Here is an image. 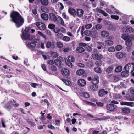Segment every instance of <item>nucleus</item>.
Here are the masks:
<instances>
[{
    "label": "nucleus",
    "mask_w": 134,
    "mask_h": 134,
    "mask_svg": "<svg viewBox=\"0 0 134 134\" xmlns=\"http://www.w3.org/2000/svg\"><path fill=\"white\" fill-rule=\"evenodd\" d=\"M11 19L10 21L15 23L17 27L21 26L24 23L23 19L20 15L17 12H12L10 15Z\"/></svg>",
    "instance_id": "1"
},
{
    "label": "nucleus",
    "mask_w": 134,
    "mask_h": 134,
    "mask_svg": "<svg viewBox=\"0 0 134 134\" xmlns=\"http://www.w3.org/2000/svg\"><path fill=\"white\" fill-rule=\"evenodd\" d=\"M30 29V27L26 28L24 30V32H22V35L21 37L22 38L25 40H31L34 38V36L30 35L28 33L29 30Z\"/></svg>",
    "instance_id": "2"
},
{
    "label": "nucleus",
    "mask_w": 134,
    "mask_h": 134,
    "mask_svg": "<svg viewBox=\"0 0 134 134\" xmlns=\"http://www.w3.org/2000/svg\"><path fill=\"white\" fill-rule=\"evenodd\" d=\"M124 69L126 72H129V71L130 70V71L131 73H132L134 70V66L130 64H128L126 65L125 66Z\"/></svg>",
    "instance_id": "3"
},
{
    "label": "nucleus",
    "mask_w": 134,
    "mask_h": 134,
    "mask_svg": "<svg viewBox=\"0 0 134 134\" xmlns=\"http://www.w3.org/2000/svg\"><path fill=\"white\" fill-rule=\"evenodd\" d=\"M92 56L93 59L95 60H100L103 58L102 55L99 53L93 54Z\"/></svg>",
    "instance_id": "4"
},
{
    "label": "nucleus",
    "mask_w": 134,
    "mask_h": 134,
    "mask_svg": "<svg viewBox=\"0 0 134 134\" xmlns=\"http://www.w3.org/2000/svg\"><path fill=\"white\" fill-rule=\"evenodd\" d=\"M123 31L127 32L133 33L134 31V30L131 26H125L122 28Z\"/></svg>",
    "instance_id": "5"
},
{
    "label": "nucleus",
    "mask_w": 134,
    "mask_h": 134,
    "mask_svg": "<svg viewBox=\"0 0 134 134\" xmlns=\"http://www.w3.org/2000/svg\"><path fill=\"white\" fill-rule=\"evenodd\" d=\"M37 26L40 30H43L46 28L45 25L42 22H37L35 23Z\"/></svg>",
    "instance_id": "6"
},
{
    "label": "nucleus",
    "mask_w": 134,
    "mask_h": 134,
    "mask_svg": "<svg viewBox=\"0 0 134 134\" xmlns=\"http://www.w3.org/2000/svg\"><path fill=\"white\" fill-rule=\"evenodd\" d=\"M106 107L107 110L112 111L116 109L117 106L114 104H109L106 105Z\"/></svg>",
    "instance_id": "7"
},
{
    "label": "nucleus",
    "mask_w": 134,
    "mask_h": 134,
    "mask_svg": "<svg viewBox=\"0 0 134 134\" xmlns=\"http://www.w3.org/2000/svg\"><path fill=\"white\" fill-rule=\"evenodd\" d=\"M63 60V58L61 57H59L57 58L54 61L55 65L58 66L60 67L61 66L62 61Z\"/></svg>",
    "instance_id": "8"
},
{
    "label": "nucleus",
    "mask_w": 134,
    "mask_h": 134,
    "mask_svg": "<svg viewBox=\"0 0 134 134\" xmlns=\"http://www.w3.org/2000/svg\"><path fill=\"white\" fill-rule=\"evenodd\" d=\"M26 44L27 46V47L33 51L35 50V48L36 46L35 43H34L30 42L28 43L27 44Z\"/></svg>",
    "instance_id": "9"
},
{
    "label": "nucleus",
    "mask_w": 134,
    "mask_h": 134,
    "mask_svg": "<svg viewBox=\"0 0 134 134\" xmlns=\"http://www.w3.org/2000/svg\"><path fill=\"white\" fill-rule=\"evenodd\" d=\"M113 38L112 36H109L108 37V40L105 41V45L107 46H111L113 45V41L111 40Z\"/></svg>",
    "instance_id": "10"
},
{
    "label": "nucleus",
    "mask_w": 134,
    "mask_h": 134,
    "mask_svg": "<svg viewBox=\"0 0 134 134\" xmlns=\"http://www.w3.org/2000/svg\"><path fill=\"white\" fill-rule=\"evenodd\" d=\"M84 11L82 9H78L76 10V14L79 17L81 18L82 17Z\"/></svg>",
    "instance_id": "11"
},
{
    "label": "nucleus",
    "mask_w": 134,
    "mask_h": 134,
    "mask_svg": "<svg viewBox=\"0 0 134 134\" xmlns=\"http://www.w3.org/2000/svg\"><path fill=\"white\" fill-rule=\"evenodd\" d=\"M99 82L98 76L97 75L93 76L91 81V83L93 84L96 85Z\"/></svg>",
    "instance_id": "12"
},
{
    "label": "nucleus",
    "mask_w": 134,
    "mask_h": 134,
    "mask_svg": "<svg viewBox=\"0 0 134 134\" xmlns=\"http://www.w3.org/2000/svg\"><path fill=\"white\" fill-rule=\"evenodd\" d=\"M61 72L63 76H68L69 75V70L67 69L64 68L61 70Z\"/></svg>",
    "instance_id": "13"
},
{
    "label": "nucleus",
    "mask_w": 134,
    "mask_h": 134,
    "mask_svg": "<svg viewBox=\"0 0 134 134\" xmlns=\"http://www.w3.org/2000/svg\"><path fill=\"white\" fill-rule=\"evenodd\" d=\"M96 10L97 12L102 14L104 16L106 17L108 15L105 11L98 8H96Z\"/></svg>",
    "instance_id": "14"
},
{
    "label": "nucleus",
    "mask_w": 134,
    "mask_h": 134,
    "mask_svg": "<svg viewBox=\"0 0 134 134\" xmlns=\"http://www.w3.org/2000/svg\"><path fill=\"white\" fill-rule=\"evenodd\" d=\"M108 91L104 89H101L99 91V95L100 97H103L105 94H106L108 93Z\"/></svg>",
    "instance_id": "15"
},
{
    "label": "nucleus",
    "mask_w": 134,
    "mask_h": 134,
    "mask_svg": "<svg viewBox=\"0 0 134 134\" xmlns=\"http://www.w3.org/2000/svg\"><path fill=\"white\" fill-rule=\"evenodd\" d=\"M86 84V82L85 80L83 79H81L78 80V84L80 86L83 87Z\"/></svg>",
    "instance_id": "16"
},
{
    "label": "nucleus",
    "mask_w": 134,
    "mask_h": 134,
    "mask_svg": "<svg viewBox=\"0 0 134 134\" xmlns=\"http://www.w3.org/2000/svg\"><path fill=\"white\" fill-rule=\"evenodd\" d=\"M109 33L107 31H103L100 32V35L103 37L105 38L109 35Z\"/></svg>",
    "instance_id": "17"
},
{
    "label": "nucleus",
    "mask_w": 134,
    "mask_h": 134,
    "mask_svg": "<svg viewBox=\"0 0 134 134\" xmlns=\"http://www.w3.org/2000/svg\"><path fill=\"white\" fill-rule=\"evenodd\" d=\"M92 28L91 30V36L93 38H96L97 37L98 33L97 31L96 30H93Z\"/></svg>",
    "instance_id": "18"
},
{
    "label": "nucleus",
    "mask_w": 134,
    "mask_h": 134,
    "mask_svg": "<svg viewBox=\"0 0 134 134\" xmlns=\"http://www.w3.org/2000/svg\"><path fill=\"white\" fill-rule=\"evenodd\" d=\"M12 102L11 101L7 103L5 106V107L8 111H9L12 108Z\"/></svg>",
    "instance_id": "19"
},
{
    "label": "nucleus",
    "mask_w": 134,
    "mask_h": 134,
    "mask_svg": "<svg viewBox=\"0 0 134 134\" xmlns=\"http://www.w3.org/2000/svg\"><path fill=\"white\" fill-rule=\"evenodd\" d=\"M129 39L126 41L125 44L129 47H130L132 44L131 41L132 40V37H129Z\"/></svg>",
    "instance_id": "20"
},
{
    "label": "nucleus",
    "mask_w": 134,
    "mask_h": 134,
    "mask_svg": "<svg viewBox=\"0 0 134 134\" xmlns=\"http://www.w3.org/2000/svg\"><path fill=\"white\" fill-rule=\"evenodd\" d=\"M79 94L81 96H83L86 98H88L90 97V94L87 92H79Z\"/></svg>",
    "instance_id": "21"
},
{
    "label": "nucleus",
    "mask_w": 134,
    "mask_h": 134,
    "mask_svg": "<svg viewBox=\"0 0 134 134\" xmlns=\"http://www.w3.org/2000/svg\"><path fill=\"white\" fill-rule=\"evenodd\" d=\"M49 19L52 21L55 22L57 21V17L53 13H51L49 14Z\"/></svg>",
    "instance_id": "22"
},
{
    "label": "nucleus",
    "mask_w": 134,
    "mask_h": 134,
    "mask_svg": "<svg viewBox=\"0 0 134 134\" xmlns=\"http://www.w3.org/2000/svg\"><path fill=\"white\" fill-rule=\"evenodd\" d=\"M125 54L121 52H119L116 53V57L119 59L122 58L124 56L125 57Z\"/></svg>",
    "instance_id": "23"
},
{
    "label": "nucleus",
    "mask_w": 134,
    "mask_h": 134,
    "mask_svg": "<svg viewBox=\"0 0 134 134\" xmlns=\"http://www.w3.org/2000/svg\"><path fill=\"white\" fill-rule=\"evenodd\" d=\"M122 111L125 113L128 114L130 113V108L127 107H125L124 108H121Z\"/></svg>",
    "instance_id": "24"
},
{
    "label": "nucleus",
    "mask_w": 134,
    "mask_h": 134,
    "mask_svg": "<svg viewBox=\"0 0 134 134\" xmlns=\"http://www.w3.org/2000/svg\"><path fill=\"white\" fill-rule=\"evenodd\" d=\"M52 48L54 47V42H52V43L50 42H48L46 45V47L47 48H49L50 47Z\"/></svg>",
    "instance_id": "25"
},
{
    "label": "nucleus",
    "mask_w": 134,
    "mask_h": 134,
    "mask_svg": "<svg viewBox=\"0 0 134 134\" xmlns=\"http://www.w3.org/2000/svg\"><path fill=\"white\" fill-rule=\"evenodd\" d=\"M57 19V22L60 23V24L62 25L63 26H64V22L62 19L61 17L58 16Z\"/></svg>",
    "instance_id": "26"
},
{
    "label": "nucleus",
    "mask_w": 134,
    "mask_h": 134,
    "mask_svg": "<svg viewBox=\"0 0 134 134\" xmlns=\"http://www.w3.org/2000/svg\"><path fill=\"white\" fill-rule=\"evenodd\" d=\"M76 51L77 53H81L84 51L85 49L83 47H79L77 48Z\"/></svg>",
    "instance_id": "27"
},
{
    "label": "nucleus",
    "mask_w": 134,
    "mask_h": 134,
    "mask_svg": "<svg viewBox=\"0 0 134 134\" xmlns=\"http://www.w3.org/2000/svg\"><path fill=\"white\" fill-rule=\"evenodd\" d=\"M68 11L69 13L72 15H74L76 14V10L72 8H71L69 9Z\"/></svg>",
    "instance_id": "28"
},
{
    "label": "nucleus",
    "mask_w": 134,
    "mask_h": 134,
    "mask_svg": "<svg viewBox=\"0 0 134 134\" xmlns=\"http://www.w3.org/2000/svg\"><path fill=\"white\" fill-rule=\"evenodd\" d=\"M41 17L42 19L45 20H47L48 19V15L46 13H43L41 15Z\"/></svg>",
    "instance_id": "29"
},
{
    "label": "nucleus",
    "mask_w": 134,
    "mask_h": 134,
    "mask_svg": "<svg viewBox=\"0 0 134 134\" xmlns=\"http://www.w3.org/2000/svg\"><path fill=\"white\" fill-rule=\"evenodd\" d=\"M90 88L92 91H96L98 90V87L97 85H94L91 86L90 87Z\"/></svg>",
    "instance_id": "30"
},
{
    "label": "nucleus",
    "mask_w": 134,
    "mask_h": 134,
    "mask_svg": "<svg viewBox=\"0 0 134 134\" xmlns=\"http://www.w3.org/2000/svg\"><path fill=\"white\" fill-rule=\"evenodd\" d=\"M113 70V67L112 66H110L108 67L106 69V72L108 73L111 72Z\"/></svg>",
    "instance_id": "31"
},
{
    "label": "nucleus",
    "mask_w": 134,
    "mask_h": 134,
    "mask_svg": "<svg viewBox=\"0 0 134 134\" xmlns=\"http://www.w3.org/2000/svg\"><path fill=\"white\" fill-rule=\"evenodd\" d=\"M84 72V70L82 69L78 70L76 72V74L79 75H81L83 74Z\"/></svg>",
    "instance_id": "32"
},
{
    "label": "nucleus",
    "mask_w": 134,
    "mask_h": 134,
    "mask_svg": "<svg viewBox=\"0 0 134 134\" xmlns=\"http://www.w3.org/2000/svg\"><path fill=\"white\" fill-rule=\"evenodd\" d=\"M42 11L44 12H47L49 11L47 7L44 6H42L41 7Z\"/></svg>",
    "instance_id": "33"
},
{
    "label": "nucleus",
    "mask_w": 134,
    "mask_h": 134,
    "mask_svg": "<svg viewBox=\"0 0 134 134\" xmlns=\"http://www.w3.org/2000/svg\"><path fill=\"white\" fill-rule=\"evenodd\" d=\"M65 60L67 65L70 67H72V64L66 58H65Z\"/></svg>",
    "instance_id": "34"
},
{
    "label": "nucleus",
    "mask_w": 134,
    "mask_h": 134,
    "mask_svg": "<svg viewBox=\"0 0 134 134\" xmlns=\"http://www.w3.org/2000/svg\"><path fill=\"white\" fill-rule=\"evenodd\" d=\"M122 67L121 66H118L116 67L115 69V71L117 72H120L122 70Z\"/></svg>",
    "instance_id": "35"
},
{
    "label": "nucleus",
    "mask_w": 134,
    "mask_h": 134,
    "mask_svg": "<svg viewBox=\"0 0 134 134\" xmlns=\"http://www.w3.org/2000/svg\"><path fill=\"white\" fill-rule=\"evenodd\" d=\"M41 3L43 5L46 6L48 3V0H41Z\"/></svg>",
    "instance_id": "36"
},
{
    "label": "nucleus",
    "mask_w": 134,
    "mask_h": 134,
    "mask_svg": "<svg viewBox=\"0 0 134 134\" xmlns=\"http://www.w3.org/2000/svg\"><path fill=\"white\" fill-rule=\"evenodd\" d=\"M126 98L129 101H134V96H129L126 97Z\"/></svg>",
    "instance_id": "37"
},
{
    "label": "nucleus",
    "mask_w": 134,
    "mask_h": 134,
    "mask_svg": "<svg viewBox=\"0 0 134 134\" xmlns=\"http://www.w3.org/2000/svg\"><path fill=\"white\" fill-rule=\"evenodd\" d=\"M129 37H131L130 36H128L124 34H123L121 36L122 38L125 40V41L129 39Z\"/></svg>",
    "instance_id": "38"
},
{
    "label": "nucleus",
    "mask_w": 134,
    "mask_h": 134,
    "mask_svg": "<svg viewBox=\"0 0 134 134\" xmlns=\"http://www.w3.org/2000/svg\"><path fill=\"white\" fill-rule=\"evenodd\" d=\"M129 72L126 71H122L121 73L122 76L124 77H127L128 76V73Z\"/></svg>",
    "instance_id": "39"
},
{
    "label": "nucleus",
    "mask_w": 134,
    "mask_h": 134,
    "mask_svg": "<svg viewBox=\"0 0 134 134\" xmlns=\"http://www.w3.org/2000/svg\"><path fill=\"white\" fill-rule=\"evenodd\" d=\"M108 51L109 52H113L115 51V48L113 47H110L108 48Z\"/></svg>",
    "instance_id": "40"
},
{
    "label": "nucleus",
    "mask_w": 134,
    "mask_h": 134,
    "mask_svg": "<svg viewBox=\"0 0 134 134\" xmlns=\"http://www.w3.org/2000/svg\"><path fill=\"white\" fill-rule=\"evenodd\" d=\"M94 70L97 73H100L101 72V71L100 70V68L99 66L95 67L94 68Z\"/></svg>",
    "instance_id": "41"
},
{
    "label": "nucleus",
    "mask_w": 134,
    "mask_h": 134,
    "mask_svg": "<svg viewBox=\"0 0 134 134\" xmlns=\"http://www.w3.org/2000/svg\"><path fill=\"white\" fill-rule=\"evenodd\" d=\"M122 46L120 45H117L115 47V49L116 51H120L122 49Z\"/></svg>",
    "instance_id": "42"
},
{
    "label": "nucleus",
    "mask_w": 134,
    "mask_h": 134,
    "mask_svg": "<svg viewBox=\"0 0 134 134\" xmlns=\"http://www.w3.org/2000/svg\"><path fill=\"white\" fill-rule=\"evenodd\" d=\"M62 40L64 41L67 42L70 40V38L69 37L65 36L63 37Z\"/></svg>",
    "instance_id": "43"
},
{
    "label": "nucleus",
    "mask_w": 134,
    "mask_h": 134,
    "mask_svg": "<svg viewBox=\"0 0 134 134\" xmlns=\"http://www.w3.org/2000/svg\"><path fill=\"white\" fill-rule=\"evenodd\" d=\"M92 26V25L91 24H88L86 25L85 26V27L87 29H89Z\"/></svg>",
    "instance_id": "44"
},
{
    "label": "nucleus",
    "mask_w": 134,
    "mask_h": 134,
    "mask_svg": "<svg viewBox=\"0 0 134 134\" xmlns=\"http://www.w3.org/2000/svg\"><path fill=\"white\" fill-rule=\"evenodd\" d=\"M84 34L87 36H90L91 34V30L89 31V30H86L84 32Z\"/></svg>",
    "instance_id": "45"
},
{
    "label": "nucleus",
    "mask_w": 134,
    "mask_h": 134,
    "mask_svg": "<svg viewBox=\"0 0 134 134\" xmlns=\"http://www.w3.org/2000/svg\"><path fill=\"white\" fill-rule=\"evenodd\" d=\"M99 2L101 5L104 7L107 6V4L104 1L100 0L99 1Z\"/></svg>",
    "instance_id": "46"
},
{
    "label": "nucleus",
    "mask_w": 134,
    "mask_h": 134,
    "mask_svg": "<svg viewBox=\"0 0 134 134\" xmlns=\"http://www.w3.org/2000/svg\"><path fill=\"white\" fill-rule=\"evenodd\" d=\"M62 80L64 82V83L67 85H70L71 84V83L70 81L66 80L63 79H62Z\"/></svg>",
    "instance_id": "47"
},
{
    "label": "nucleus",
    "mask_w": 134,
    "mask_h": 134,
    "mask_svg": "<svg viewBox=\"0 0 134 134\" xmlns=\"http://www.w3.org/2000/svg\"><path fill=\"white\" fill-rule=\"evenodd\" d=\"M51 55L53 57L56 58L58 56V54L56 52H53L52 53Z\"/></svg>",
    "instance_id": "48"
},
{
    "label": "nucleus",
    "mask_w": 134,
    "mask_h": 134,
    "mask_svg": "<svg viewBox=\"0 0 134 134\" xmlns=\"http://www.w3.org/2000/svg\"><path fill=\"white\" fill-rule=\"evenodd\" d=\"M109 26L108 27V29L109 30H111L114 28V26L113 25L110 23H109Z\"/></svg>",
    "instance_id": "49"
},
{
    "label": "nucleus",
    "mask_w": 134,
    "mask_h": 134,
    "mask_svg": "<svg viewBox=\"0 0 134 134\" xmlns=\"http://www.w3.org/2000/svg\"><path fill=\"white\" fill-rule=\"evenodd\" d=\"M110 17L111 18L116 20H118L119 18L118 16L116 15H111Z\"/></svg>",
    "instance_id": "50"
},
{
    "label": "nucleus",
    "mask_w": 134,
    "mask_h": 134,
    "mask_svg": "<svg viewBox=\"0 0 134 134\" xmlns=\"http://www.w3.org/2000/svg\"><path fill=\"white\" fill-rule=\"evenodd\" d=\"M68 60L72 62H74V57L72 56H69L68 57Z\"/></svg>",
    "instance_id": "51"
},
{
    "label": "nucleus",
    "mask_w": 134,
    "mask_h": 134,
    "mask_svg": "<svg viewBox=\"0 0 134 134\" xmlns=\"http://www.w3.org/2000/svg\"><path fill=\"white\" fill-rule=\"evenodd\" d=\"M48 27L49 28L51 29H52L55 27V25L53 24H49L48 25Z\"/></svg>",
    "instance_id": "52"
},
{
    "label": "nucleus",
    "mask_w": 134,
    "mask_h": 134,
    "mask_svg": "<svg viewBox=\"0 0 134 134\" xmlns=\"http://www.w3.org/2000/svg\"><path fill=\"white\" fill-rule=\"evenodd\" d=\"M57 45L59 48H61L63 47V44L60 42H57Z\"/></svg>",
    "instance_id": "53"
},
{
    "label": "nucleus",
    "mask_w": 134,
    "mask_h": 134,
    "mask_svg": "<svg viewBox=\"0 0 134 134\" xmlns=\"http://www.w3.org/2000/svg\"><path fill=\"white\" fill-rule=\"evenodd\" d=\"M128 102H120V104L121 105H126L128 106Z\"/></svg>",
    "instance_id": "54"
},
{
    "label": "nucleus",
    "mask_w": 134,
    "mask_h": 134,
    "mask_svg": "<svg viewBox=\"0 0 134 134\" xmlns=\"http://www.w3.org/2000/svg\"><path fill=\"white\" fill-rule=\"evenodd\" d=\"M95 27L97 30L100 29L102 28V26L99 24H97L95 25Z\"/></svg>",
    "instance_id": "55"
},
{
    "label": "nucleus",
    "mask_w": 134,
    "mask_h": 134,
    "mask_svg": "<svg viewBox=\"0 0 134 134\" xmlns=\"http://www.w3.org/2000/svg\"><path fill=\"white\" fill-rule=\"evenodd\" d=\"M105 10L108 13H109L110 14H113L112 12L110 9H109L108 8H106L105 9Z\"/></svg>",
    "instance_id": "56"
},
{
    "label": "nucleus",
    "mask_w": 134,
    "mask_h": 134,
    "mask_svg": "<svg viewBox=\"0 0 134 134\" xmlns=\"http://www.w3.org/2000/svg\"><path fill=\"white\" fill-rule=\"evenodd\" d=\"M86 49L88 52H91L92 51L91 48L89 46H87L86 47Z\"/></svg>",
    "instance_id": "57"
},
{
    "label": "nucleus",
    "mask_w": 134,
    "mask_h": 134,
    "mask_svg": "<svg viewBox=\"0 0 134 134\" xmlns=\"http://www.w3.org/2000/svg\"><path fill=\"white\" fill-rule=\"evenodd\" d=\"M38 85L37 84L32 83L31 84V85L32 87L35 88Z\"/></svg>",
    "instance_id": "58"
},
{
    "label": "nucleus",
    "mask_w": 134,
    "mask_h": 134,
    "mask_svg": "<svg viewBox=\"0 0 134 134\" xmlns=\"http://www.w3.org/2000/svg\"><path fill=\"white\" fill-rule=\"evenodd\" d=\"M54 31L56 33H58L60 31V30L58 28H55L54 30Z\"/></svg>",
    "instance_id": "59"
},
{
    "label": "nucleus",
    "mask_w": 134,
    "mask_h": 134,
    "mask_svg": "<svg viewBox=\"0 0 134 134\" xmlns=\"http://www.w3.org/2000/svg\"><path fill=\"white\" fill-rule=\"evenodd\" d=\"M51 69L53 71H55L56 70V68L54 65H52L51 67Z\"/></svg>",
    "instance_id": "60"
},
{
    "label": "nucleus",
    "mask_w": 134,
    "mask_h": 134,
    "mask_svg": "<svg viewBox=\"0 0 134 134\" xmlns=\"http://www.w3.org/2000/svg\"><path fill=\"white\" fill-rule=\"evenodd\" d=\"M61 31L63 33H65L66 32V30L63 27H62L60 29Z\"/></svg>",
    "instance_id": "61"
},
{
    "label": "nucleus",
    "mask_w": 134,
    "mask_h": 134,
    "mask_svg": "<svg viewBox=\"0 0 134 134\" xmlns=\"http://www.w3.org/2000/svg\"><path fill=\"white\" fill-rule=\"evenodd\" d=\"M129 106L133 107L134 106V102H129L128 105Z\"/></svg>",
    "instance_id": "62"
},
{
    "label": "nucleus",
    "mask_w": 134,
    "mask_h": 134,
    "mask_svg": "<svg viewBox=\"0 0 134 134\" xmlns=\"http://www.w3.org/2000/svg\"><path fill=\"white\" fill-rule=\"evenodd\" d=\"M97 105L99 106L102 107L103 105V103L100 102H97Z\"/></svg>",
    "instance_id": "63"
},
{
    "label": "nucleus",
    "mask_w": 134,
    "mask_h": 134,
    "mask_svg": "<svg viewBox=\"0 0 134 134\" xmlns=\"http://www.w3.org/2000/svg\"><path fill=\"white\" fill-rule=\"evenodd\" d=\"M130 92L132 94H134V89L132 88H130L129 89Z\"/></svg>",
    "instance_id": "64"
}]
</instances>
